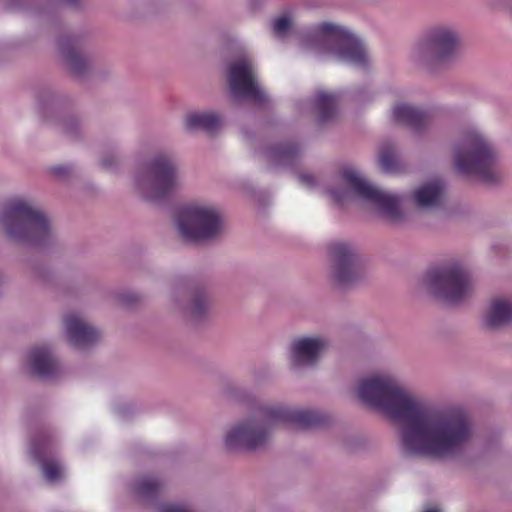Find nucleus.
<instances>
[{"mask_svg": "<svg viewBox=\"0 0 512 512\" xmlns=\"http://www.w3.org/2000/svg\"><path fill=\"white\" fill-rule=\"evenodd\" d=\"M357 396L402 425L401 444L410 454L451 457L463 452L474 438L475 425L464 409L434 404L417 396L392 375L375 374L362 379Z\"/></svg>", "mask_w": 512, "mask_h": 512, "instance_id": "1", "label": "nucleus"}, {"mask_svg": "<svg viewBox=\"0 0 512 512\" xmlns=\"http://www.w3.org/2000/svg\"><path fill=\"white\" fill-rule=\"evenodd\" d=\"M316 421V415L309 410L285 405L270 406L233 424L224 436V444L229 450H254L267 442L276 425L305 428Z\"/></svg>", "mask_w": 512, "mask_h": 512, "instance_id": "2", "label": "nucleus"}, {"mask_svg": "<svg viewBox=\"0 0 512 512\" xmlns=\"http://www.w3.org/2000/svg\"><path fill=\"white\" fill-rule=\"evenodd\" d=\"M299 45L317 56L364 67L368 62V53L362 41L347 28L323 22L302 32L298 37Z\"/></svg>", "mask_w": 512, "mask_h": 512, "instance_id": "3", "label": "nucleus"}, {"mask_svg": "<svg viewBox=\"0 0 512 512\" xmlns=\"http://www.w3.org/2000/svg\"><path fill=\"white\" fill-rule=\"evenodd\" d=\"M452 166L463 176H476L492 182L497 179L495 169L499 152L492 140L478 127L470 126L461 131L451 146Z\"/></svg>", "mask_w": 512, "mask_h": 512, "instance_id": "4", "label": "nucleus"}, {"mask_svg": "<svg viewBox=\"0 0 512 512\" xmlns=\"http://www.w3.org/2000/svg\"><path fill=\"white\" fill-rule=\"evenodd\" d=\"M0 227L11 240L31 246L45 247L55 238L45 213L32 201L21 197L4 204Z\"/></svg>", "mask_w": 512, "mask_h": 512, "instance_id": "5", "label": "nucleus"}, {"mask_svg": "<svg viewBox=\"0 0 512 512\" xmlns=\"http://www.w3.org/2000/svg\"><path fill=\"white\" fill-rule=\"evenodd\" d=\"M339 189H329L330 197L337 203L359 199L369 204L380 216L397 221L402 216V199L393 193L379 189L370 183L353 166L342 169L339 177Z\"/></svg>", "mask_w": 512, "mask_h": 512, "instance_id": "6", "label": "nucleus"}, {"mask_svg": "<svg viewBox=\"0 0 512 512\" xmlns=\"http://www.w3.org/2000/svg\"><path fill=\"white\" fill-rule=\"evenodd\" d=\"M174 225L178 235L189 242L213 239L223 230L220 210L206 202H193L179 207L174 215Z\"/></svg>", "mask_w": 512, "mask_h": 512, "instance_id": "7", "label": "nucleus"}, {"mask_svg": "<svg viewBox=\"0 0 512 512\" xmlns=\"http://www.w3.org/2000/svg\"><path fill=\"white\" fill-rule=\"evenodd\" d=\"M460 50L458 30L448 24H438L423 33L412 47L410 57L417 65L432 67L454 59Z\"/></svg>", "mask_w": 512, "mask_h": 512, "instance_id": "8", "label": "nucleus"}, {"mask_svg": "<svg viewBox=\"0 0 512 512\" xmlns=\"http://www.w3.org/2000/svg\"><path fill=\"white\" fill-rule=\"evenodd\" d=\"M149 179L136 177V185L144 198L158 201L178 192L185 185V177L168 155H157L147 166Z\"/></svg>", "mask_w": 512, "mask_h": 512, "instance_id": "9", "label": "nucleus"}, {"mask_svg": "<svg viewBox=\"0 0 512 512\" xmlns=\"http://www.w3.org/2000/svg\"><path fill=\"white\" fill-rule=\"evenodd\" d=\"M425 284L437 299L449 305L464 301L473 290L469 271L458 262L429 272Z\"/></svg>", "mask_w": 512, "mask_h": 512, "instance_id": "10", "label": "nucleus"}, {"mask_svg": "<svg viewBox=\"0 0 512 512\" xmlns=\"http://www.w3.org/2000/svg\"><path fill=\"white\" fill-rule=\"evenodd\" d=\"M227 78L231 96L235 100L249 99L255 103L267 100L266 92L257 80L253 61L248 56L230 63Z\"/></svg>", "mask_w": 512, "mask_h": 512, "instance_id": "11", "label": "nucleus"}, {"mask_svg": "<svg viewBox=\"0 0 512 512\" xmlns=\"http://www.w3.org/2000/svg\"><path fill=\"white\" fill-rule=\"evenodd\" d=\"M330 268L329 279L338 289L354 286L363 276L362 268L357 261L351 246L337 242L329 247Z\"/></svg>", "mask_w": 512, "mask_h": 512, "instance_id": "12", "label": "nucleus"}, {"mask_svg": "<svg viewBox=\"0 0 512 512\" xmlns=\"http://www.w3.org/2000/svg\"><path fill=\"white\" fill-rule=\"evenodd\" d=\"M328 341L321 336H304L292 341L289 348L291 364L296 368L315 365L328 348Z\"/></svg>", "mask_w": 512, "mask_h": 512, "instance_id": "13", "label": "nucleus"}, {"mask_svg": "<svg viewBox=\"0 0 512 512\" xmlns=\"http://www.w3.org/2000/svg\"><path fill=\"white\" fill-rule=\"evenodd\" d=\"M64 328L67 340L77 348H85L100 337L96 328L76 314H70L65 318Z\"/></svg>", "mask_w": 512, "mask_h": 512, "instance_id": "14", "label": "nucleus"}, {"mask_svg": "<svg viewBox=\"0 0 512 512\" xmlns=\"http://www.w3.org/2000/svg\"><path fill=\"white\" fill-rule=\"evenodd\" d=\"M444 195V182L440 179H432L414 189L411 194V202L420 209H434L442 204Z\"/></svg>", "mask_w": 512, "mask_h": 512, "instance_id": "15", "label": "nucleus"}, {"mask_svg": "<svg viewBox=\"0 0 512 512\" xmlns=\"http://www.w3.org/2000/svg\"><path fill=\"white\" fill-rule=\"evenodd\" d=\"M31 453L42 466L45 479L51 483L58 481L64 475V467L54 459H50L51 445L48 441L34 443L31 447Z\"/></svg>", "mask_w": 512, "mask_h": 512, "instance_id": "16", "label": "nucleus"}, {"mask_svg": "<svg viewBox=\"0 0 512 512\" xmlns=\"http://www.w3.org/2000/svg\"><path fill=\"white\" fill-rule=\"evenodd\" d=\"M484 323L490 328H498L512 321V301L497 297L487 305L484 315Z\"/></svg>", "mask_w": 512, "mask_h": 512, "instance_id": "17", "label": "nucleus"}, {"mask_svg": "<svg viewBox=\"0 0 512 512\" xmlns=\"http://www.w3.org/2000/svg\"><path fill=\"white\" fill-rule=\"evenodd\" d=\"M28 366L31 372L39 377L47 378L57 372V363L46 347L31 350L28 356Z\"/></svg>", "mask_w": 512, "mask_h": 512, "instance_id": "18", "label": "nucleus"}, {"mask_svg": "<svg viewBox=\"0 0 512 512\" xmlns=\"http://www.w3.org/2000/svg\"><path fill=\"white\" fill-rule=\"evenodd\" d=\"M221 125V118L210 111H192L186 114L184 128L187 131L213 132Z\"/></svg>", "mask_w": 512, "mask_h": 512, "instance_id": "19", "label": "nucleus"}, {"mask_svg": "<svg viewBox=\"0 0 512 512\" xmlns=\"http://www.w3.org/2000/svg\"><path fill=\"white\" fill-rule=\"evenodd\" d=\"M392 118L395 122L405 124L418 130L426 123V115L415 107L400 103L393 107Z\"/></svg>", "mask_w": 512, "mask_h": 512, "instance_id": "20", "label": "nucleus"}, {"mask_svg": "<svg viewBox=\"0 0 512 512\" xmlns=\"http://www.w3.org/2000/svg\"><path fill=\"white\" fill-rule=\"evenodd\" d=\"M315 109L321 122L329 120L336 111V99L333 95L320 92L315 99Z\"/></svg>", "mask_w": 512, "mask_h": 512, "instance_id": "21", "label": "nucleus"}, {"mask_svg": "<svg viewBox=\"0 0 512 512\" xmlns=\"http://www.w3.org/2000/svg\"><path fill=\"white\" fill-rule=\"evenodd\" d=\"M294 24V15L292 12H285L274 19L272 23L273 31L280 38L286 37L292 30Z\"/></svg>", "mask_w": 512, "mask_h": 512, "instance_id": "22", "label": "nucleus"}, {"mask_svg": "<svg viewBox=\"0 0 512 512\" xmlns=\"http://www.w3.org/2000/svg\"><path fill=\"white\" fill-rule=\"evenodd\" d=\"M397 158L394 148L390 145H384L379 152V165L385 172H393L397 168Z\"/></svg>", "mask_w": 512, "mask_h": 512, "instance_id": "23", "label": "nucleus"}, {"mask_svg": "<svg viewBox=\"0 0 512 512\" xmlns=\"http://www.w3.org/2000/svg\"><path fill=\"white\" fill-rule=\"evenodd\" d=\"M295 153L292 147H279L269 151L268 158L272 162L286 164L294 159Z\"/></svg>", "mask_w": 512, "mask_h": 512, "instance_id": "24", "label": "nucleus"}, {"mask_svg": "<svg viewBox=\"0 0 512 512\" xmlns=\"http://www.w3.org/2000/svg\"><path fill=\"white\" fill-rule=\"evenodd\" d=\"M64 61L68 69L74 73H79L82 66L84 65L83 56L80 53L72 50H69L65 53Z\"/></svg>", "mask_w": 512, "mask_h": 512, "instance_id": "25", "label": "nucleus"}, {"mask_svg": "<svg viewBox=\"0 0 512 512\" xmlns=\"http://www.w3.org/2000/svg\"><path fill=\"white\" fill-rule=\"evenodd\" d=\"M208 307V301L203 295H195L189 304L188 311L193 317L203 315Z\"/></svg>", "mask_w": 512, "mask_h": 512, "instance_id": "26", "label": "nucleus"}, {"mask_svg": "<svg viewBox=\"0 0 512 512\" xmlns=\"http://www.w3.org/2000/svg\"><path fill=\"white\" fill-rule=\"evenodd\" d=\"M158 487V484L155 480L145 479L138 484V492L141 495H150L154 492Z\"/></svg>", "mask_w": 512, "mask_h": 512, "instance_id": "27", "label": "nucleus"}, {"mask_svg": "<svg viewBox=\"0 0 512 512\" xmlns=\"http://www.w3.org/2000/svg\"><path fill=\"white\" fill-rule=\"evenodd\" d=\"M161 512H191L178 504H167L161 508Z\"/></svg>", "mask_w": 512, "mask_h": 512, "instance_id": "28", "label": "nucleus"}, {"mask_svg": "<svg viewBox=\"0 0 512 512\" xmlns=\"http://www.w3.org/2000/svg\"><path fill=\"white\" fill-rule=\"evenodd\" d=\"M52 172L58 177H63L67 174L68 169L65 166H55L52 168Z\"/></svg>", "mask_w": 512, "mask_h": 512, "instance_id": "29", "label": "nucleus"}, {"mask_svg": "<svg viewBox=\"0 0 512 512\" xmlns=\"http://www.w3.org/2000/svg\"><path fill=\"white\" fill-rule=\"evenodd\" d=\"M300 181L306 185H312L314 182V178L311 175H301L299 177Z\"/></svg>", "mask_w": 512, "mask_h": 512, "instance_id": "30", "label": "nucleus"}, {"mask_svg": "<svg viewBox=\"0 0 512 512\" xmlns=\"http://www.w3.org/2000/svg\"><path fill=\"white\" fill-rule=\"evenodd\" d=\"M102 165H103L104 167H107V168H108V167H110L112 164H111V163H109L106 159H103V160H102Z\"/></svg>", "mask_w": 512, "mask_h": 512, "instance_id": "31", "label": "nucleus"}, {"mask_svg": "<svg viewBox=\"0 0 512 512\" xmlns=\"http://www.w3.org/2000/svg\"><path fill=\"white\" fill-rule=\"evenodd\" d=\"M424 512H440V510L437 508H429V509L425 510Z\"/></svg>", "mask_w": 512, "mask_h": 512, "instance_id": "32", "label": "nucleus"}]
</instances>
